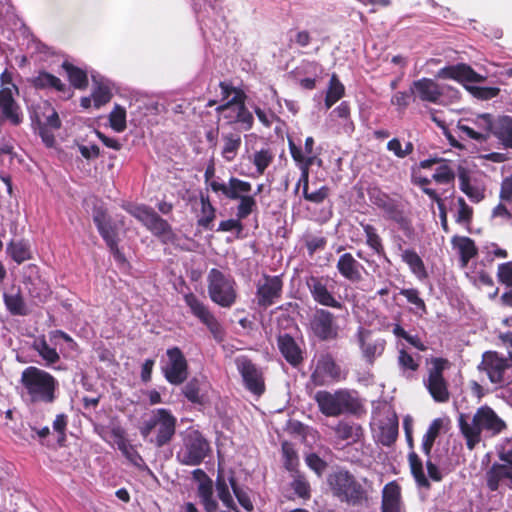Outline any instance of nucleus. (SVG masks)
Wrapping results in <instances>:
<instances>
[{
  "mask_svg": "<svg viewBox=\"0 0 512 512\" xmlns=\"http://www.w3.org/2000/svg\"><path fill=\"white\" fill-rule=\"evenodd\" d=\"M14 94L12 87L0 88V119L13 126H18L23 122L24 115Z\"/></svg>",
  "mask_w": 512,
  "mask_h": 512,
  "instance_id": "obj_22",
  "label": "nucleus"
},
{
  "mask_svg": "<svg viewBox=\"0 0 512 512\" xmlns=\"http://www.w3.org/2000/svg\"><path fill=\"white\" fill-rule=\"evenodd\" d=\"M358 338L363 357L370 364L383 354L386 346L384 339L373 337L369 331H360Z\"/></svg>",
  "mask_w": 512,
  "mask_h": 512,
  "instance_id": "obj_27",
  "label": "nucleus"
},
{
  "mask_svg": "<svg viewBox=\"0 0 512 512\" xmlns=\"http://www.w3.org/2000/svg\"><path fill=\"white\" fill-rule=\"evenodd\" d=\"M401 258L403 262H405L411 272L420 280L425 279L427 277L426 268L423 260L420 256L414 251L410 249H406L402 252Z\"/></svg>",
  "mask_w": 512,
  "mask_h": 512,
  "instance_id": "obj_39",
  "label": "nucleus"
},
{
  "mask_svg": "<svg viewBox=\"0 0 512 512\" xmlns=\"http://www.w3.org/2000/svg\"><path fill=\"white\" fill-rule=\"evenodd\" d=\"M32 84L35 88H55L58 91H64L65 85L61 80L47 72H40L36 77L33 78Z\"/></svg>",
  "mask_w": 512,
  "mask_h": 512,
  "instance_id": "obj_49",
  "label": "nucleus"
},
{
  "mask_svg": "<svg viewBox=\"0 0 512 512\" xmlns=\"http://www.w3.org/2000/svg\"><path fill=\"white\" fill-rule=\"evenodd\" d=\"M466 121L470 122L472 126L459 122L458 129L470 139L482 143L487 141L491 135H494L496 119L490 114H478L474 118L467 119Z\"/></svg>",
  "mask_w": 512,
  "mask_h": 512,
  "instance_id": "obj_16",
  "label": "nucleus"
},
{
  "mask_svg": "<svg viewBox=\"0 0 512 512\" xmlns=\"http://www.w3.org/2000/svg\"><path fill=\"white\" fill-rule=\"evenodd\" d=\"M387 149L393 152L398 158H405L414 150L411 142H407L405 147L402 148L401 142L398 138H393L387 143Z\"/></svg>",
  "mask_w": 512,
  "mask_h": 512,
  "instance_id": "obj_59",
  "label": "nucleus"
},
{
  "mask_svg": "<svg viewBox=\"0 0 512 512\" xmlns=\"http://www.w3.org/2000/svg\"><path fill=\"white\" fill-rule=\"evenodd\" d=\"M236 216L238 219H246L256 209L257 204L254 196L247 194L238 199Z\"/></svg>",
  "mask_w": 512,
  "mask_h": 512,
  "instance_id": "obj_55",
  "label": "nucleus"
},
{
  "mask_svg": "<svg viewBox=\"0 0 512 512\" xmlns=\"http://www.w3.org/2000/svg\"><path fill=\"white\" fill-rule=\"evenodd\" d=\"M344 95V86L336 74H333L329 81V87L325 97V106L330 109Z\"/></svg>",
  "mask_w": 512,
  "mask_h": 512,
  "instance_id": "obj_51",
  "label": "nucleus"
},
{
  "mask_svg": "<svg viewBox=\"0 0 512 512\" xmlns=\"http://www.w3.org/2000/svg\"><path fill=\"white\" fill-rule=\"evenodd\" d=\"M332 495L342 503L353 507L369 505V493L362 483L348 470L339 468L327 477Z\"/></svg>",
  "mask_w": 512,
  "mask_h": 512,
  "instance_id": "obj_3",
  "label": "nucleus"
},
{
  "mask_svg": "<svg viewBox=\"0 0 512 512\" xmlns=\"http://www.w3.org/2000/svg\"><path fill=\"white\" fill-rule=\"evenodd\" d=\"M381 512H406L401 488L395 481L387 483L382 489Z\"/></svg>",
  "mask_w": 512,
  "mask_h": 512,
  "instance_id": "obj_26",
  "label": "nucleus"
},
{
  "mask_svg": "<svg viewBox=\"0 0 512 512\" xmlns=\"http://www.w3.org/2000/svg\"><path fill=\"white\" fill-rule=\"evenodd\" d=\"M339 274L352 283L362 280L363 265L358 262L351 253L342 254L336 264Z\"/></svg>",
  "mask_w": 512,
  "mask_h": 512,
  "instance_id": "obj_28",
  "label": "nucleus"
},
{
  "mask_svg": "<svg viewBox=\"0 0 512 512\" xmlns=\"http://www.w3.org/2000/svg\"><path fill=\"white\" fill-rule=\"evenodd\" d=\"M184 300L190 312L207 327L215 338H220L222 335L221 325L209 307L193 293L186 294Z\"/></svg>",
  "mask_w": 512,
  "mask_h": 512,
  "instance_id": "obj_18",
  "label": "nucleus"
},
{
  "mask_svg": "<svg viewBox=\"0 0 512 512\" xmlns=\"http://www.w3.org/2000/svg\"><path fill=\"white\" fill-rule=\"evenodd\" d=\"M314 399L322 414L335 417L346 413H355L360 408V403L353 394L347 390L318 391Z\"/></svg>",
  "mask_w": 512,
  "mask_h": 512,
  "instance_id": "obj_7",
  "label": "nucleus"
},
{
  "mask_svg": "<svg viewBox=\"0 0 512 512\" xmlns=\"http://www.w3.org/2000/svg\"><path fill=\"white\" fill-rule=\"evenodd\" d=\"M207 288L210 299L223 308H230L237 299L236 282L232 276L213 268L207 276Z\"/></svg>",
  "mask_w": 512,
  "mask_h": 512,
  "instance_id": "obj_8",
  "label": "nucleus"
},
{
  "mask_svg": "<svg viewBox=\"0 0 512 512\" xmlns=\"http://www.w3.org/2000/svg\"><path fill=\"white\" fill-rule=\"evenodd\" d=\"M411 94L423 102L443 104L444 97L458 99V90L449 85H439L430 78H421L412 83Z\"/></svg>",
  "mask_w": 512,
  "mask_h": 512,
  "instance_id": "obj_10",
  "label": "nucleus"
},
{
  "mask_svg": "<svg viewBox=\"0 0 512 512\" xmlns=\"http://www.w3.org/2000/svg\"><path fill=\"white\" fill-rule=\"evenodd\" d=\"M458 424L470 450L480 443L483 431L493 436L506 428L505 422L488 406L478 408L472 417L460 413Z\"/></svg>",
  "mask_w": 512,
  "mask_h": 512,
  "instance_id": "obj_1",
  "label": "nucleus"
},
{
  "mask_svg": "<svg viewBox=\"0 0 512 512\" xmlns=\"http://www.w3.org/2000/svg\"><path fill=\"white\" fill-rule=\"evenodd\" d=\"M446 364V360L441 358L434 359L432 361V367L428 370V378L424 380V384L430 395L439 403L448 402L450 398L448 384L443 376Z\"/></svg>",
  "mask_w": 512,
  "mask_h": 512,
  "instance_id": "obj_14",
  "label": "nucleus"
},
{
  "mask_svg": "<svg viewBox=\"0 0 512 512\" xmlns=\"http://www.w3.org/2000/svg\"><path fill=\"white\" fill-rule=\"evenodd\" d=\"M371 200L377 208L382 210L387 219L396 222L406 234L412 232L411 222L405 216L401 202L382 192L374 193Z\"/></svg>",
  "mask_w": 512,
  "mask_h": 512,
  "instance_id": "obj_13",
  "label": "nucleus"
},
{
  "mask_svg": "<svg viewBox=\"0 0 512 512\" xmlns=\"http://www.w3.org/2000/svg\"><path fill=\"white\" fill-rule=\"evenodd\" d=\"M452 244L458 249L463 266L467 265L470 259L477 255L475 243L469 237L454 236Z\"/></svg>",
  "mask_w": 512,
  "mask_h": 512,
  "instance_id": "obj_38",
  "label": "nucleus"
},
{
  "mask_svg": "<svg viewBox=\"0 0 512 512\" xmlns=\"http://www.w3.org/2000/svg\"><path fill=\"white\" fill-rule=\"evenodd\" d=\"M185 397L192 403H202L200 383L197 379L190 380L183 388Z\"/></svg>",
  "mask_w": 512,
  "mask_h": 512,
  "instance_id": "obj_60",
  "label": "nucleus"
},
{
  "mask_svg": "<svg viewBox=\"0 0 512 512\" xmlns=\"http://www.w3.org/2000/svg\"><path fill=\"white\" fill-rule=\"evenodd\" d=\"M328 283L329 279L323 276H311L306 281L309 292L316 303L326 307L343 309V303L329 290Z\"/></svg>",
  "mask_w": 512,
  "mask_h": 512,
  "instance_id": "obj_21",
  "label": "nucleus"
},
{
  "mask_svg": "<svg viewBox=\"0 0 512 512\" xmlns=\"http://www.w3.org/2000/svg\"><path fill=\"white\" fill-rule=\"evenodd\" d=\"M438 163L432 175V179L439 184H451L455 179V172L446 161L438 162L436 159H427L420 162V166L424 169L430 168L432 165Z\"/></svg>",
  "mask_w": 512,
  "mask_h": 512,
  "instance_id": "obj_32",
  "label": "nucleus"
},
{
  "mask_svg": "<svg viewBox=\"0 0 512 512\" xmlns=\"http://www.w3.org/2000/svg\"><path fill=\"white\" fill-rule=\"evenodd\" d=\"M438 79H452L462 83L464 87L475 97L479 99H491L498 95L499 89L494 87H478L470 83H481L486 77L478 74L469 65L459 63L441 68L436 73Z\"/></svg>",
  "mask_w": 512,
  "mask_h": 512,
  "instance_id": "obj_6",
  "label": "nucleus"
},
{
  "mask_svg": "<svg viewBox=\"0 0 512 512\" xmlns=\"http://www.w3.org/2000/svg\"><path fill=\"white\" fill-rule=\"evenodd\" d=\"M32 347L46 362V365L54 364L58 362L60 359L56 349L48 345L44 336L36 338L33 342Z\"/></svg>",
  "mask_w": 512,
  "mask_h": 512,
  "instance_id": "obj_41",
  "label": "nucleus"
},
{
  "mask_svg": "<svg viewBox=\"0 0 512 512\" xmlns=\"http://www.w3.org/2000/svg\"><path fill=\"white\" fill-rule=\"evenodd\" d=\"M282 453L286 469L293 471L298 465V456L293 445L288 442L282 443Z\"/></svg>",
  "mask_w": 512,
  "mask_h": 512,
  "instance_id": "obj_58",
  "label": "nucleus"
},
{
  "mask_svg": "<svg viewBox=\"0 0 512 512\" xmlns=\"http://www.w3.org/2000/svg\"><path fill=\"white\" fill-rule=\"evenodd\" d=\"M379 442L384 446L393 444L398 436V418L395 413H391L380 422Z\"/></svg>",
  "mask_w": 512,
  "mask_h": 512,
  "instance_id": "obj_34",
  "label": "nucleus"
},
{
  "mask_svg": "<svg viewBox=\"0 0 512 512\" xmlns=\"http://www.w3.org/2000/svg\"><path fill=\"white\" fill-rule=\"evenodd\" d=\"M229 485L231 486L233 494L237 498L239 504L245 510L252 511L254 506H253V503H252L248 493L238 485L234 476L229 477Z\"/></svg>",
  "mask_w": 512,
  "mask_h": 512,
  "instance_id": "obj_54",
  "label": "nucleus"
},
{
  "mask_svg": "<svg viewBox=\"0 0 512 512\" xmlns=\"http://www.w3.org/2000/svg\"><path fill=\"white\" fill-rule=\"evenodd\" d=\"M411 473L419 487L429 489L430 483L426 478L423 470L421 459L414 452H411L408 456Z\"/></svg>",
  "mask_w": 512,
  "mask_h": 512,
  "instance_id": "obj_44",
  "label": "nucleus"
},
{
  "mask_svg": "<svg viewBox=\"0 0 512 512\" xmlns=\"http://www.w3.org/2000/svg\"><path fill=\"white\" fill-rule=\"evenodd\" d=\"M458 178L460 181V190L474 203H479L484 199L485 188L469 177L464 168H459Z\"/></svg>",
  "mask_w": 512,
  "mask_h": 512,
  "instance_id": "obj_29",
  "label": "nucleus"
},
{
  "mask_svg": "<svg viewBox=\"0 0 512 512\" xmlns=\"http://www.w3.org/2000/svg\"><path fill=\"white\" fill-rule=\"evenodd\" d=\"M511 366L507 359L500 357L496 352L488 351L483 354L478 368L486 372L492 383L498 384L505 381V373Z\"/></svg>",
  "mask_w": 512,
  "mask_h": 512,
  "instance_id": "obj_23",
  "label": "nucleus"
},
{
  "mask_svg": "<svg viewBox=\"0 0 512 512\" xmlns=\"http://www.w3.org/2000/svg\"><path fill=\"white\" fill-rule=\"evenodd\" d=\"M283 281L280 276L264 275L256 284V301L259 307L268 308L282 295Z\"/></svg>",
  "mask_w": 512,
  "mask_h": 512,
  "instance_id": "obj_17",
  "label": "nucleus"
},
{
  "mask_svg": "<svg viewBox=\"0 0 512 512\" xmlns=\"http://www.w3.org/2000/svg\"><path fill=\"white\" fill-rule=\"evenodd\" d=\"M221 156L226 162H232L238 155L242 144L241 135L237 132L222 133Z\"/></svg>",
  "mask_w": 512,
  "mask_h": 512,
  "instance_id": "obj_35",
  "label": "nucleus"
},
{
  "mask_svg": "<svg viewBox=\"0 0 512 512\" xmlns=\"http://www.w3.org/2000/svg\"><path fill=\"white\" fill-rule=\"evenodd\" d=\"M110 125L116 132H122L126 128V111L124 108L120 106H115V108L111 111L110 116Z\"/></svg>",
  "mask_w": 512,
  "mask_h": 512,
  "instance_id": "obj_57",
  "label": "nucleus"
},
{
  "mask_svg": "<svg viewBox=\"0 0 512 512\" xmlns=\"http://www.w3.org/2000/svg\"><path fill=\"white\" fill-rule=\"evenodd\" d=\"M125 209L155 236H165L171 233L169 223L161 218L153 208L143 204H129Z\"/></svg>",
  "mask_w": 512,
  "mask_h": 512,
  "instance_id": "obj_12",
  "label": "nucleus"
},
{
  "mask_svg": "<svg viewBox=\"0 0 512 512\" xmlns=\"http://www.w3.org/2000/svg\"><path fill=\"white\" fill-rule=\"evenodd\" d=\"M456 205L455 221L458 224L469 225L473 217L472 207H470L462 197L457 198Z\"/></svg>",
  "mask_w": 512,
  "mask_h": 512,
  "instance_id": "obj_53",
  "label": "nucleus"
},
{
  "mask_svg": "<svg viewBox=\"0 0 512 512\" xmlns=\"http://www.w3.org/2000/svg\"><path fill=\"white\" fill-rule=\"evenodd\" d=\"M340 379L341 369L333 357L329 354L320 355L311 374V381L314 385L324 386Z\"/></svg>",
  "mask_w": 512,
  "mask_h": 512,
  "instance_id": "obj_20",
  "label": "nucleus"
},
{
  "mask_svg": "<svg viewBox=\"0 0 512 512\" xmlns=\"http://www.w3.org/2000/svg\"><path fill=\"white\" fill-rule=\"evenodd\" d=\"M119 450L134 466L138 467L139 469H148L141 455L131 444L122 443V447L119 448Z\"/></svg>",
  "mask_w": 512,
  "mask_h": 512,
  "instance_id": "obj_56",
  "label": "nucleus"
},
{
  "mask_svg": "<svg viewBox=\"0 0 512 512\" xmlns=\"http://www.w3.org/2000/svg\"><path fill=\"white\" fill-rule=\"evenodd\" d=\"M6 251L18 264L32 258L30 245L25 240L11 241L7 245Z\"/></svg>",
  "mask_w": 512,
  "mask_h": 512,
  "instance_id": "obj_40",
  "label": "nucleus"
},
{
  "mask_svg": "<svg viewBox=\"0 0 512 512\" xmlns=\"http://www.w3.org/2000/svg\"><path fill=\"white\" fill-rule=\"evenodd\" d=\"M442 424H443V422L441 419H439V418L434 419L422 438V444H421L422 451L427 456L430 455V452L434 445V442H435L436 438L438 437L440 430L442 428Z\"/></svg>",
  "mask_w": 512,
  "mask_h": 512,
  "instance_id": "obj_46",
  "label": "nucleus"
},
{
  "mask_svg": "<svg viewBox=\"0 0 512 512\" xmlns=\"http://www.w3.org/2000/svg\"><path fill=\"white\" fill-rule=\"evenodd\" d=\"M3 299L7 310L12 315L25 316L28 314L26 304L20 291H18L16 294L4 293Z\"/></svg>",
  "mask_w": 512,
  "mask_h": 512,
  "instance_id": "obj_42",
  "label": "nucleus"
},
{
  "mask_svg": "<svg viewBox=\"0 0 512 512\" xmlns=\"http://www.w3.org/2000/svg\"><path fill=\"white\" fill-rule=\"evenodd\" d=\"M201 203V214L197 220L199 226L205 229H211V224L215 218V208L210 202L208 196L201 194L200 196Z\"/></svg>",
  "mask_w": 512,
  "mask_h": 512,
  "instance_id": "obj_48",
  "label": "nucleus"
},
{
  "mask_svg": "<svg viewBox=\"0 0 512 512\" xmlns=\"http://www.w3.org/2000/svg\"><path fill=\"white\" fill-rule=\"evenodd\" d=\"M278 347L284 358L293 366L302 361V352L295 340L288 334L278 337Z\"/></svg>",
  "mask_w": 512,
  "mask_h": 512,
  "instance_id": "obj_33",
  "label": "nucleus"
},
{
  "mask_svg": "<svg viewBox=\"0 0 512 512\" xmlns=\"http://www.w3.org/2000/svg\"><path fill=\"white\" fill-rule=\"evenodd\" d=\"M161 371L164 378L172 385H181L188 378V363L178 347L169 348L166 358L161 361Z\"/></svg>",
  "mask_w": 512,
  "mask_h": 512,
  "instance_id": "obj_11",
  "label": "nucleus"
},
{
  "mask_svg": "<svg viewBox=\"0 0 512 512\" xmlns=\"http://www.w3.org/2000/svg\"><path fill=\"white\" fill-rule=\"evenodd\" d=\"M210 446L208 441L197 430L186 433L183 444L176 454L179 463L187 466H197L208 455Z\"/></svg>",
  "mask_w": 512,
  "mask_h": 512,
  "instance_id": "obj_9",
  "label": "nucleus"
},
{
  "mask_svg": "<svg viewBox=\"0 0 512 512\" xmlns=\"http://www.w3.org/2000/svg\"><path fill=\"white\" fill-rule=\"evenodd\" d=\"M311 35L306 30L290 31V45L295 44L299 47H307L311 43Z\"/></svg>",
  "mask_w": 512,
  "mask_h": 512,
  "instance_id": "obj_61",
  "label": "nucleus"
},
{
  "mask_svg": "<svg viewBox=\"0 0 512 512\" xmlns=\"http://www.w3.org/2000/svg\"><path fill=\"white\" fill-rule=\"evenodd\" d=\"M235 365L242 376L246 389L256 396L262 395L265 391L262 371L246 356L237 357Z\"/></svg>",
  "mask_w": 512,
  "mask_h": 512,
  "instance_id": "obj_15",
  "label": "nucleus"
},
{
  "mask_svg": "<svg viewBox=\"0 0 512 512\" xmlns=\"http://www.w3.org/2000/svg\"><path fill=\"white\" fill-rule=\"evenodd\" d=\"M197 496L205 512H216L218 502L214 497V484L212 479L206 477L198 483Z\"/></svg>",
  "mask_w": 512,
  "mask_h": 512,
  "instance_id": "obj_31",
  "label": "nucleus"
},
{
  "mask_svg": "<svg viewBox=\"0 0 512 512\" xmlns=\"http://www.w3.org/2000/svg\"><path fill=\"white\" fill-rule=\"evenodd\" d=\"M220 88L224 104L217 107V112L222 115L228 125L236 124L243 131L250 130L254 123V117L245 106L244 92L225 82L220 83Z\"/></svg>",
  "mask_w": 512,
  "mask_h": 512,
  "instance_id": "obj_4",
  "label": "nucleus"
},
{
  "mask_svg": "<svg viewBox=\"0 0 512 512\" xmlns=\"http://www.w3.org/2000/svg\"><path fill=\"white\" fill-rule=\"evenodd\" d=\"M310 329L315 337L322 341L332 340L338 336V325L334 315L326 309H316L310 319Z\"/></svg>",
  "mask_w": 512,
  "mask_h": 512,
  "instance_id": "obj_19",
  "label": "nucleus"
},
{
  "mask_svg": "<svg viewBox=\"0 0 512 512\" xmlns=\"http://www.w3.org/2000/svg\"><path fill=\"white\" fill-rule=\"evenodd\" d=\"M497 276L501 283L512 288V262L500 264Z\"/></svg>",
  "mask_w": 512,
  "mask_h": 512,
  "instance_id": "obj_63",
  "label": "nucleus"
},
{
  "mask_svg": "<svg viewBox=\"0 0 512 512\" xmlns=\"http://www.w3.org/2000/svg\"><path fill=\"white\" fill-rule=\"evenodd\" d=\"M292 489L301 498H308L310 496V486L304 477H296L292 484Z\"/></svg>",
  "mask_w": 512,
  "mask_h": 512,
  "instance_id": "obj_62",
  "label": "nucleus"
},
{
  "mask_svg": "<svg viewBox=\"0 0 512 512\" xmlns=\"http://www.w3.org/2000/svg\"><path fill=\"white\" fill-rule=\"evenodd\" d=\"M21 396L31 404L52 403L58 387L57 380L47 371L35 366L25 368L21 373Z\"/></svg>",
  "mask_w": 512,
  "mask_h": 512,
  "instance_id": "obj_2",
  "label": "nucleus"
},
{
  "mask_svg": "<svg viewBox=\"0 0 512 512\" xmlns=\"http://www.w3.org/2000/svg\"><path fill=\"white\" fill-rule=\"evenodd\" d=\"M215 488L217 491V496L223 503L225 507L228 509L234 510L236 512H239L236 503L230 493L229 485L226 482L225 478L221 476L220 474L216 478L215 482Z\"/></svg>",
  "mask_w": 512,
  "mask_h": 512,
  "instance_id": "obj_43",
  "label": "nucleus"
},
{
  "mask_svg": "<svg viewBox=\"0 0 512 512\" xmlns=\"http://www.w3.org/2000/svg\"><path fill=\"white\" fill-rule=\"evenodd\" d=\"M63 69L67 72L71 84L78 89H83L88 84L87 74L68 62H63Z\"/></svg>",
  "mask_w": 512,
  "mask_h": 512,
  "instance_id": "obj_52",
  "label": "nucleus"
},
{
  "mask_svg": "<svg viewBox=\"0 0 512 512\" xmlns=\"http://www.w3.org/2000/svg\"><path fill=\"white\" fill-rule=\"evenodd\" d=\"M210 188L215 193L221 192L230 200H238L251 192L252 185L248 181H244L236 177H230L227 184L220 183L218 181L210 182Z\"/></svg>",
  "mask_w": 512,
  "mask_h": 512,
  "instance_id": "obj_24",
  "label": "nucleus"
},
{
  "mask_svg": "<svg viewBox=\"0 0 512 512\" xmlns=\"http://www.w3.org/2000/svg\"><path fill=\"white\" fill-rule=\"evenodd\" d=\"M333 429L337 438L348 444L356 443L363 437V428L354 422L340 421Z\"/></svg>",
  "mask_w": 512,
  "mask_h": 512,
  "instance_id": "obj_36",
  "label": "nucleus"
},
{
  "mask_svg": "<svg viewBox=\"0 0 512 512\" xmlns=\"http://www.w3.org/2000/svg\"><path fill=\"white\" fill-rule=\"evenodd\" d=\"M364 234L366 236V244L379 256L385 254V250L382 244V239L379 236L377 229L370 224L361 223Z\"/></svg>",
  "mask_w": 512,
  "mask_h": 512,
  "instance_id": "obj_45",
  "label": "nucleus"
},
{
  "mask_svg": "<svg viewBox=\"0 0 512 512\" xmlns=\"http://www.w3.org/2000/svg\"><path fill=\"white\" fill-rule=\"evenodd\" d=\"M486 484L489 490L498 491L501 486L512 489V467L506 463H494L486 472Z\"/></svg>",
  "mask_w": 512,
  "mask_h": 512,
  "instance_id": "obj_25",
  "label": "nucleus"
},
{
  "mask_svg": "<svg viewBox=\"0 0 512 512\" xmlns=\"http://www.w3.org/2000/svg\"><path fill=\"white\" fill-rule=\"evenodd\" d=\"M177 419L164 408L155 409L143 421L139 431L141 436L157 448L169 444L176 432Z\"/></svg>",
  "mask_w": 512,
  "mask_h": 512,
  "instance_id": "obj_5",
  "label": "nucleus"
},
{
  "mask_svg": "<svg viewBox=\"0 0 512 512\" xmlns=\"http://www.w3.org/2000/svg\"><path fill=\"white\" fill-rule=\"evenodd\" d=\"M398 364L404 370L416 371L419 364L405 350H401L398 356Z\"/></svg>",
  "mask_w": 512,
  "mask_h": 512,
  "instance_id": "obj_64",
  "label": "nucleus"
},
{
  "mask_svg": "<svg viewBox=\"0 0 512 512\" xmlns=\"http://www.w3.org/2000/svg\"><path fill=\"white\" fill-rule=\"evenodd\" d=\"M93 220L107 247L119 242L117 227L107 218L103 211L95 212Z\"/></svg>",
  "mask_w": 512,
  "mask_h": 512,
  "instance_id": "obj_30",
  "label": "nucleus"
},
{
  "mask_svg": "<svg viewBox=\"0 0 512 512\" xmlns=\"http://www.w3.org/2000/svg\"><path fill=\"white\" fill-rule=\"evenodd\" d=\"M400 295L404 296L407 301L414 306L413 313L422 317L427 313V308L424 300L420 297L419 291L415 288H403L400 290Z\"/></svg>",
  "mask_w": 512,
  "mask_h": 512,
  "instance_id": "obj_50",
  "label": "nucleus"
},
{
  "mask_svg": "<svg viewBox=\"0 0 512 512\" xmlns=\"http://www.w3.org/2000/svg\"><path fill=\"white\" fill-rule=\"evenodd\" d=\"M494 136L508 148H512V117L499 116L494 124Z\"/></svg>",
  "mask_w": 512,
  "mask_h": 512,
  "instance_id": "obj_37",
  "label": "nucleus"
},
{
  "mask_svg": "<svg viewBox=\"0 0 512 512\" xmlns=\"http://www.w3.org/2000/svg\"><path fill=\"white\" fill-rule=\"evenodd\" d=\"M274 154L269 148H262L255 151L250 157L251 162L255 165L258 175L264 174L265 170L273 162Z\"/></svg>",
  "mask_w": 512,
  "mask_h": 512,
  "instance_id": "obj_47",
  "label": "nucleus"
}]
</instances>
